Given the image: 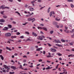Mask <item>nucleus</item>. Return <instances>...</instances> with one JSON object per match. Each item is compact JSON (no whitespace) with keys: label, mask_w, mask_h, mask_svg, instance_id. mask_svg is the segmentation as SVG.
Instances as JSON below:
<instances>
[{"label":"nucleus","mask_w":74,"mask_h":74,"mask_svg":"<svg viewBox=\"0 0 74 74\" xmlns=\"http://www.w3.org/2000/svg\"><path fill=\"white\" fill-rule=\"evenodd\" d=\"M27 20L28 21H35L36 20V19H35V18H29Z\"/></svg>","instance_id":"obj_1"},{"label":"nucleus","mask_w":74,"mask_h":74,"mask_svg":"<svg viewBox=\"0 0 74 74\" xmlns=\"http://www.w3.org/2000/svg\"><path fill=\"white\" fill-rule=\"evenodd\" d=\"M5 37H10L11 36V34L10 33H7L5 34Z\"/></svg>","instance_id":"obj_2"},{"label":"nucleus","mask_w":74,"mask_h":74,"mask_svg":"<svg viewBox=\"0 0 74 74\" xmlns=\"http://www.w3.org/2000/svg\"><path fill=\"white\" fill-rule=\"evenodd\" d=\"M38 37L37 38V39L38 40H41V41L43 40V38H42V37L41 36H38Z\"/></svg>","instance_id":"obj_3"},{"label":"nucleus","mask_w":74,"mask_h":74,"mask_svg":"<svg viewBox=\"0 0 74 74\" xmlns=\"http://www.w3.org/2000/svg\"><path fill=\"white\" fill-rule=\"evenodd\" d=\"M50 50L52 52H56V49H50Z\"/></svg>","instance_id":"obj_4"},{"label":"nucleus","mask_w":74,"mask_h":74,"mask_svg":"<svg viewBox=\"0 0 74 74\" xmlns=\"http://www.w3.org/2000/svg\"><path fill=\"white\" fill-rule=\"evenodd\" d=\"M32 35H33V36H34L35 37H37V36H38L37 34L34 32H32Z\"/></svg>","instance_id":"obj_5"},{"label":"nucleus","mask_w":74,"mask_h":74,"mask_svg":"<svg viewBox=\"0 0 74 74\" xmlns=\"http://www.w3.org/2000/svg\"><path fill=\"white\" fill-rule=\"evenodd\" d=\"M8 29V27H5L2 29V30H5L7 31Z\"/></svg>","instance_id":"obj_6"},{"label":"nucleus","mask_w":74,"mask_h":74,"mask_svg":"<svg viewBox=\"0 0 74 74\" xmlns=\"http://www.w3.org/2000/svg\"><path fill=\"white\" fill-rule=\"evenodd\" d=\"M0 22H2V23H4L5 22V20H4L3 18L1 19L0 20Z\"/></svg>","instance_id":"obj_7"},{"label":"nucleus","mask_w":74,"mask_h":74,"mask_svg":"<svg viewBox=\"0 0 74 74\" xmlns=\"http://www.w3.org/2000/svg\"><path fill=\"white\" fill-rule=\"evenodd\" d=\"M11 69H13V70H16V66H12L11 67Z\"/></svg>","instance_id":"obj_8"},{"label":"nucleus","mask_w":74,"mask_h":74,"mask_svg":"<svg viewBox=\"0 0 74 74\" xmlns=\"http://www.w3.org/2000/svg\"><path fill=\"white\" fill-rule=\"evenodd\" d=\"M42 47H41L40 48H38V49H37L36 50V51H40V50H42Z\"/></svg>","instance_id":"obj_9"},{"label":"nucleus","mask_w":74,"mask_h":74,"mask_svg":"<svg viewBox=\"0 0 74 74\" xmlns=\"http://www.w3.org/2000/svg\"><path fill=\"white\" fill-rule=\"evenodd\" d=\"M56 21H59L60 20V19L59 17L56 18L55 19Z\"/></svg>","instance_id":"obj_10"},{"label":"nucleus","mask_w":74,"mask_h":74,"mask_svg":"<svg viewBox=\"0 0 74 74\" xmlns=\"http://www.w3.org/2000/svg\"><path fill=\"white\" fill-rule=\"evenodd\" d=\"M16 36H12L11 37V38H16Z\"/></svg>","instance_id":"obj_11"},{"label":"nucleus","mask_w":74,"mask_h":74,"mask_svg":"<svg viewBox=\"0 0 74 74\" xmlns=\"http://www.w3.org/2000/svg\"><path fill=\"white\" fill-rule=\"evenodd\" d=\"M0 57L1 58V59L3 60H4V57L2 55H0Z\"/></svg>","instance_id":"obj_12"},{"label":"nucleus","mask_w":74,"mask_h":74,"mask_svg":"<svg viewBox=\"0 0 74 74\" xmlns=\"http://www.w3.org/2000/svg\"><path fill=\"white\" fill-rule=\"evenodd\" d=\"M56 45H57V46H58L59 47H63V46L62 45H60L58 44H56Z\"/></svg>","instance_id":"obj_13"},{"label":"nucleus","mask_w":74,"mask_h":74,"mask_svg":"<svg viewBox=\"0 0 74 74\" xmlns=\"http://www.w3.org/2000/svg\"><path fill=\"white\" fill-rule=\"evenodd\" d=\"M42 29L45 31H47V29L45 27H43Z\"/></svg>","instance_id":"obj_14"},{"label":"nucleus","mask_w":74,"mask_h":74,"mask_svg":"<svg viewBox=\"0 0 74 74\" xmlns=\"http://www.w3.org/2000/svg\"><path fill=\"white\" fill-rule=\"evenodd\" d=\"M29 10L31 11H33L34 10V8H30Z\"/></svg>","instance_id":"obj_15"},{"label":"nucleus","mask_w":74,"mask_h":74,"mask_svg":"<svg viewBox=\"0 0 74 74\" xmlns=\"http://www.w3.org/2000/svg\"><path fill=\"white\" fill-rule=\"evenodd\" d=\"M8 26L9 27V28H10L11 29L12 27V25H11L9 24L8 25Z\"/></svg>","instance_id":"obj_16"},{"label":"nucleus","mask_w":74,"mask_h":74,"mask_svg":"<svg viewBox=\"0 0 74 74\" xmlns=\"http://www.w3.org/2000/svg\"><path fill=\"white\" fill-rule=\"evenodd\" d=\"M6 49H8V50H9V51H12V49H10V48H8V47H6Z\"/></svg>","instance_id":"obj_17"},{"label":"nucleus","mask_w":74,"mask_h":74,"mask_svg":"<svg viewBox=\"0 0 74 74\" xmlns=\"http://www.w3.org/2000/svg\"><path fill=\"white\" fill-rule=\"evenodd\" d=\"M4 67L5 68V69H8V66L5 65H4Z\"/></svg>","instance_id":"obj_18"},{"label":"nucleus","mask_w":74,"mask_h":74,"mask_svg":"<svg viewBox=\"0 0 74 74\" xmlns=\"http://www.w3.org/2000/svg\"><path fill=\"white\" fill-rule=\"evenodd\" d=\"M58 24L57 23H56L55 22H54L53 23V25H56Z\"/></svg>","instance_id":"obj_19"},{"label":"nucleus","mask_w":74,"mask_h":74,"mask_svg":"<svg viewBox=\"0 0 74 74\" xmlns=\"http://www.w3.org/2000/svg\"><path fill=\"white\" fill-rule=\"evenodd\" d=\"M3 18H5V19L7 18V16L5 15H3Z\"/></svg>","instance_id":"obj_20"},{"label":"nucleus","mask_w":74,"mask_h":74,"mask_svg":"<svg viewBox=\"0 0 74 74\" xmlns=\"http://www.w3.org/2000/svg\"><path fill=\"white\" fill-rule=\"evenodd\" d=\"M61 41H62V42H66V40H63V39H61Z\"/></svg>","instance_id":"obj_21"},{"label":"nucleus","mask_w":74,"mask_h":74,"mask_svg":"<svg viewBox=\"0 0 74 74\" xmlns=\"http://www.w3.org/2000/svg\"><path fill=\"white\" fill-rule=\"evenodd\" d=\"M46 70H49V69H50V66H48L47 68H46Z\"/></svg>","instance_id":"obj_22"},{"label":"nucleus","mask_w":74,"mask_h":74,"mask_svg":"<svg viewBox=\"0 0 74 74\" xmlns=\"http://www.w3.org/2000/svg\"><path fill=\"white\" fill-rule=\"evenodd\" d=\"M53 31H51L50 32V33L51 34H52L53 33Z\"/></svg>","instance_id":"obj_23"},{"label":"nucleus","mask_w":74,"mask_h":74,"mask_svg":"<svg viewBox=\"0 0 74 74\" xmlns=\"http://www.w3.org/2000/svg\"><path fill=\"white\" fill-rule=\"evenodd\" d=\"M15 13H17V14H18V15H20V16H21V14H20V13H19V12H16Z\"/></svg>","instance_id":"obj_24"},{"label":"nucleus","mask_w":74,"mask_h":74,"mask_svg":"<svg viewBox=\"0 0 74 74\" xmlns=\"http://www.w3.org/2000/svg\"><path fill=\"white\" fill-rule=\"evenodd\" d=\"M25 34H28V35H29V32H25Z\"/></svg>","instance_id":"obj_25"},{"label":"nucleus","mask_w":74,"mask_h":74,"mask_svg":"<svg viewBox=\"0 0 74 74\" xmlns=\"http://www.w3.org/2000/svg\"><path fill=\"white\" fill-rule=\"evenodd\" d=\"M16 35H19L20 34H21V33H20L19 32H17L16 33Z\"/></svg>","instance_id":"obj_26"},{"label":"nucleus","mask_w":74,"mask_h":74,"mask_svg":"<svg viewBox=\"0 0 74 74\" xmlns=\"http://www.w3.org/2000/svg\"><path fill=\"white\" fill-rule=\"evenodd\" d=\"M73 43H74V42H72L70 43L69 44V45H73Z\"/></svg>","instance_id":"obj_27"},{"label":"nucleus","mask_w":74,"mask_h":74,"mask_svg":"<svg viewBox=\"0 0 74 74\" xmlns=\"http://www.w3.org/2000/svg\"><path fill=\"white\" fill-rule=\"evenodd\" d=\"M71 56H74V55H73V54L69 55L68 56V57L70 58V57H71Z\"/></svg>","instance_id":"obj_28"},{"label":"nucleus","mask_w":74,"mask_h":74,"mask_svg":"<svg viewBox=\"0 0 74 74\" xmlns=\"http://www.w3.org/2000/svg\"><path fill=\"white\" fill-rule=\"evenodd\" d=\"M2 8L3 10H4V9H5V7H4V5L2 6Z\"/></svg>","instance_id":"obj_29"},{"label":"nucleus","mask_w":74,"mask_h":74,"mask_svg":"<svg viewBox=\"0 0 74 74\" xmlns=\"http://www.w3.org/2000/svg\"><path fill=\"white\" fill-rule=\"evenodd\" d=\"M54 41L56 43H58V40L55 39Z\"/></svg>","instance_id":"obj_30"},{"label":"nucleus","mask_w":74,"mask_h":74,"mask_svg":"<svg viewBox=\"0 0 74 74\" xmlns=\"http://www.w3.org/2000/svg\"><path fill=\"white\" fill-rule=\"evenodd\" d=\"M26 41H31V40L30 39L28 38H27V40H26Z\"/></svg>","instance_id":"obj_31"},{"label":"nucleus","mask_w":74,"mask_h":74,"mask_svg":"<svg viewBox=\"0 0 74 74\" xmlns=\"http://www.w3.org/2000/svg\"><path fill=\"white\" fill-rule=\"evenodd\" d=\"M25 16L27 17H29V16H31V15H30V14H28L27 15H26Z\"/></svg>","instance_id":"obj_32"},{"label":"nucleus","mask_w":74,"mask_h":74,"mask_svg":"<svg viewBox=\"0 0 74 74\" xmlns=\"http://www.w3.org/2000/svg\"><path fill=\"white\" fill-rule=\"evenodd\" d=\"M14 73H15V72H10L9 73V74H14Z\"/></svg>","instance_id":"obj_33"},{"label":"nucleus","mask_w":74,"mask_h":74,"mask_svg":"<svg viewBox=\"0 0 74 74\" xmlns=\"http://www.w3.org/2000/svg\"><path fill=\"white\" fill-rule=\"evenodd\" d=\"M51 57V56L50 55H48L47 56V58H50Z\"/></svg>","instance_id":"obj_34"},{"label":"nucleus","mask_w":74,"mask_h":74,"mask_svg":"<svg viewBox=\"0 0 74 74\" xmlns=\"http://www.w3.org/2000/svg\"><path fill=\"white\" fill-rule=\"evenodd\" d=\"M47 44L49 47H51L52 46V45L49 43H47Z\"/></svg>","instance_id":"obj_35"},{"label":"nucleus","mask_w":74,"mask_h":74,"mask_svg":"<svg viewBox=\"0 0 74 74\" xmlns=\"http://www.w3.org/2000/svg\"><path fill=\"white\" fill-rule=\"evenodd\" d=\"M60 27L61 28L63 27V25L62 24H60L59 25Z\"/></svg>","instance_id":"obj_36"},{"label":"nucleus","mask_w":74,"mask_h":74,"mask_svg":"<svg viewBox=\"0 0 74 74\" xmlns=\"http://www.w3.org/2000/svg\"><path fill=\"white\" fill-rule=\"evenodd\" d=\"M52 12H51L50 13V17L52 16Z\"/></svg>","instance_id":"obj_37"},{"label":"nucleus","mask_w":74,"mask_h":74,"mask_svg":"<svg viewBox=\"0 0 74 74\" xmlns=\"http://www.w3.org/2000/svg\"><path fill=\"white\" fill-rule=\"evenodd\" d=\"M20 38H24V36H21L20 37Z\"/></svg>","instance_id":"obj_38"},{"label":"nucleus","mask_w":74,"mask_h":74,"mask_svg":"<svg viewBox=\"0 0 74 74\" xmlns=\"http://www.w3.org/2000/svg\"><path fill=\"white\" fill-rule=\"evenodd\" d=\"M73 0H68V2H71V1L72 2H73Z\"/></svg>","instance_id":"obj_39"},{"label":"nucleus","mask_w":74,"mask_h":74,"mask_svg":"<svg viewBox=\"0 0 74 74\" xmlns=\"http://www.w3.org/2000/svg\"><path fill=\"white\" fill-rule=\"evenodd\" d=\"M9 70H10V68H8L7 69V70H6V72L7 73H8V71H9Z\"/></svg>","instance_id":"obj_40"},{"label":"nucleus","mask_w":74,"mask_h":74,"mask_svg":"<svg viewBox=\"0 0 74 74\" xmlns=\"http://www.w3.org/2000/svg\"><path fill=\"white\" fill-rule=\"evenodd\" d=\"M58 56H62V54H60V53H58Z\"/></svg>","instance_id":"obj_41"},{"label":"nucleus","mask_w":74,"mask_h":74,"mask_svg":"<svg viewBox=\"0 0 74 74\" xmlns=\"http://www.w3.org/2000/svg\"><path fill=\"white\" fill-rule=\"evenodd\" d=\"M42 60H41V59H40L38 60V62H42Z\"/></svg>","instance_id":"obj_42"},{"label":"nucleus","mask_w":74,"mask_h":74,"mask_svg":"<svg viewBox=\"0 0 74 74\" xmlns=\"http://www.w3.org/2000/svg\"><path fill=\"white\" fill-rule=\"evenodd\" d=\"M5 8H7V9H10V8L8 7H5Z\"/></svg>","instance_id":"obj_43"},{"label":"nucleus","mask_w":74,"mask_h":74,"mask_svg":"<svg viewBox=\"0 0 74 74\" xmlns=\"http://www.w3.org/2000/svg\"><path fill=\"white\" fill-rule=\"evenodd\" d=\"M56 27H57V28H59V25H57L56 26Z\"/></svg>","instance_id":"obj_44"},{"label":"nucleus","mask_w":74,"mask_h":74,"mask_svg":"<svg viewBox=\"0 0 74 74\" xmlns=\"http://www.w3.org/2000/svg\"><path fill=\"white\" fill-rule=\"evenodd\" d=\"M74 29H73L71 32V33H74Z\"/></svg>","instance_id":"obj_45"},{"label":"nucleus","mask_w":74,"mask_h":74,"mask_svg":"<svg viewBox=\"0 0 74 74\" xmlns=\"http://www.w3.org/2000/svg\"><path fill=\"white\" fill-rule=\"evenodd\" d=\"M3 72V73H5L6 72V71H5V70H2Z\"/></svg>","instance_id":"obj_46"},{"label":"nucleus","mask_w":74,"mask_h":74,"mask_svg":"<svg viewBox=\"0 0 74 74\" xmlns=\"http://www.w3.org/2000/svg\"><path fill=\"white\" fill-rule=\"evenodd\" d=\"M71 7H72V8H73V7H74V5H73V4H71Z\"/></svg>","instance_id":"obj_47"},{"label":"nucleus","mask_w":74,"mask_h":74,"mask_svg":"<svg viewBox=\"0 0 74 74\" xmlns=\"http://www.w3.org/2000/svg\"><path fill=\"white\" fill-rule=\"evenodd\" d=\"M58 43H61L60 41L59 40H58Z\"/></svg>","instance_id":"obj_48"},{"label":"nucleus","mask_w":74,"mask_h":74,"mask_svg":"<svg viewBox=\"0 0 74 74\" xmlns=\"http://www.w3.org/2000/svg\"><path fill=\"white\" fill-rule=\"evenodd\" d=\"M2 51H3V50L1 49H0V53H1Z\"/></svg>","instance_id":"obj_49"},{"label":"nucleus","mask_w":74,"mask_h":74,"mask_svg":"<svg viewBox=\"0 0 74 74\" xmlns=\"http://www.w3.org/2000/svg\"><path fill=\"white\" fill-rule=\"evenodd\" d=\"M12 23H13V24H16V23L15 21H13Z\"/></svg>","instance_id":"obj_50"},{"label":"nucleus","mask_w":74,"mask_h":74,"mask_svg":"<svg viewBox=\"0 0 74 74\" xmlns=\"http://www.w3.org/2000/svg\"><path fill=\"white\" fill-rule=\"evenodd\" d=\"M27 7H28V5H27L26 4L25 5V8H27Z\"/></svg>","instance_id":"obj_51"},{"label":"nucleus","mask_w":74,"mask_h":74,"mask_svg":"<svg viewBox=\"0 0 74 74\" xmlns=\"http://www.w3.org/2000/svg\"><path fill=\"white\" fill-rule=\"evenodd\" d=\"M40 26H44V24H40Z\"/></svg>","instance_id":"obj_52"},{"label":"nucleus","mask_w":74,"mask_h":74,"mask_svg":"<svg viewBox=\"0 0 74 74\" xmlns=\"http://www.w3.org/2000/svg\"><path fill=\"white\" fill-rule=\"evenodd\" d=\"M58 66H59V64H57V66L56 67V68L57 69H58Z\"/></svg>","instance_id":"obj_53"},{"label":"nucleus","mask_w":74,"mask_h":74,"mask_svg":"<svg viewBox=\"0 0 74 74\" xmlns=\"http://www.w3.org/2000/svg\"><path fill=\"white\" fill-rule=\"evenodd\" d=\"M51 13H52V14H53V15L55 14V12L53 11L51 12Z\"/></svg>","instance_id":"obj_54"},{"label":"nucleus","mask_w":74,"mask_h":74,"mask_svg":"<svg viewBox=\"0 0 74 74\" xmlns=\"http://www.w3.org/2000/svg\"><path fill=\"white\" fill-rule=\"evenodd\" d=\"M4 11H1V14H3V13H4Z\"/></svg>","instance_id":"obj_55"},{"label":"nucleus","mask_w":74,"mask_h":74,"mask_svg":"<svg viewBox=\"0 0 74 74\" xmlns=\"http://www.w3.org/2000/svg\"><path fill=\"white\" fill-rule=\"evenodd\" d=\"M26 62V60H23V62L24 63H25V62Z\"/></svg>","instance_id":"obj_56"},{"label":"nucleus","mask_w":74,"mask_h":74,"mask_svg":"<svg viewBox=\"0 0 74 74\" xmlns=\"http://www.w3.org/2000/svg\"><path fill=\"white\" fill-rule=\"evenodd\" d=\"M43 55H45V51H43Z\"/></svg>","instance_id":"obj_57"},{"label":"nucleus","mask_w":74,"mask_h":74,"mask_svg":"<svg viewBox=\"0 0 74 74\" xmlns=\"http://www.w3.org/2000/svg\"><path fill=\"white\" fill-rule=\"evenodd\" d=\"M65 29H68V27L66 26H65Z\"/></svg>","instance_id":"obj_58"},{"label":"nucleus","mask_w":74,"mask_h":74,"mask_svg":"<svg viewBox=\"0 0 74 74\" xmlns=\"http://www.w3.org/2000/svg\"><path fill=\"white\" fill-rule=\"evenodd\" d=\"M44 7H45V6H44V7H41L40 8V10H42V8H44Z\"/></svg>","instance_id":"obj_59"},{"label":"nucleus","mask_w":74,"mask_h":74,"mask_svg":"<svg viewBox=\"0 0 74 74\" xmlns=\"http://www.w3.org/2000/svg\"><path fill=\"white\" fill-rule=\"evenodd\" d=\"M11 62H12V63H15V62H14V61H13V60H11Z\"/></svg>","instance_id":"obj_60"},{"label":"nucleus","mask_w":74,"mask_h":74,"mask_svg":"<svg viewBox=\"0 0 74 74\" xmlns=\"http://www.w3.org/2000/svg\"><path fill=\"white\" fill-rule=\"evenodd\" d=\"M14 56H17L18 55V54L16 53H15V54L14 55Z\"/></svg>","instance_id":"obj_61"},{"label":"nucleus","mask_w":74,"mask_h":74,"mask_svg":"<svg viewBox=\"0 0 74 74\" xmlns=\"http://www.w3.org/2000/svg\"><path fill=\"white\" fill-rule=\"evenodd\" d=\"M41 0H38V2H39L40 3L41 2Z\"/></svg>","instance_id":"obj_62"},{"label":"nucleus","mask_w":74,"mask_h":74,"mask_svg":"<svg viewBox=\"0 0 74 74\" xmlns=\"http://www.w3.org/2000/svg\"><path fill=\"white\" fill-rule=\"evenodd\" d=\"M35 2V1H32L31 2L33 4Z\"/></svg>","instance_id":"obj_63"},{"label":"nucleus","mask_w":74,"mask_h":74,"mask_svg":"<svg viewBox=\"0 0 74 74\" xmlns=\"http://www.w3.org/2000/svg\"><path fill=\"white\" fill-rule=\"evenodd\" d=\"M18 42H21V40H19Z\"/></svg>","instance_id":"obj_64"}]
</instances>
